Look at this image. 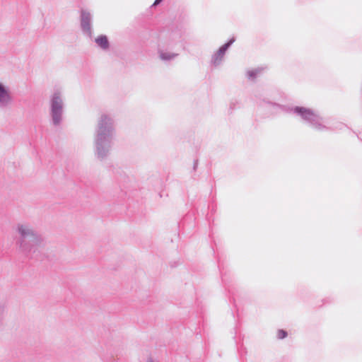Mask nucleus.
I'll return each mask as SVG.
<instances>
[{"label":"nucleus","mask_w":362,"mask_h":362,"mask_svg":"<svg viewBox=\"0 0 362 362\" xmlns=\"http://www.w3.org/2000/svg\"><path fill=\"white\" fill-rule=\"evenodd\" d=\"M280 110H281V111H287L288 110H286L284 108H281Z\"/></svg>","instance_id":"17"},{"label":"nucleus","mask_w":362,"mask_h":362,"mask_svg":"<svg viewBox=\"0 0 362 362\" xmlns=\"http://www.w3.org/2000/svg\"><path fill=\"white\" fill-rule=\"evenodd\" d=\"M52 113H62L64 107L63 93L59 89L54 90L50 96Z\"/></svg>","instance_id":"4"},{"label":"nucleus","mask_w":362,"mask_h":362,"mask_svg":"<svg viewBox=\"0 0 362 362\" xmlns=\"http://www.w3.org/2000/svg\"><path fill=\"white\" fill-rule=\"evenodd\" d=\"M291 112L293 113H313V111L310 109L303 107H295L293 109L289 110Z\"/></svg>","instance_id":"11"},{"label":"nucleus","mask_w":362,"mask_h":362,"mask_svg":"<svg viewBox=\"0 0 362 362\" xmlns=\"http://www.w3.org/2000/svg\"><path fill=\"white\" fill-rule=\"evenodd\" d=\"M146 362H158L156 358H153L151 356H149L147 358Z\"/></svg>","instance_id":"14"},{"label":"nucleus","mask_w":362,"mask_h":362,"mask_svg":"<svg viewBox=\"0 0 362 362\" xmlns=\"http://www.w3.org/2000/svg\"><path fill=\"white\" fill-rule=\"evenodd\" d=\"M235 42V38L230 39L228 42L222 45L211 57V64L215 67L219 66L224 60V56L227 49Z\"/></svg>","instance_id":"5"},{"label":"nucleus","mask_w":362,"mask_h":362,"mask_svg":"<svg viewBox=\"0 0 362 362\" xmlns=\"http://www.w3.org/2000/svg\"><path fill=\"white\" fill-rule=\"evenodd\" d=\"M160 1V3L163 1V0H159Z\"/></svg>","instance_id":"18"},{"label":"nucleus","mask_w":362,"mask_h":362,"mask_svg":"<svg viewBox=\"0 0 362 362\" xmlns=\"http://www.w3.org/2000/svg\"><path fill=\"white\" fill-rule=\"evenodd\" d=\"M18 238L16 246L22 252H35L41 245V235L27 222H20L15 227Z\"/></svg>","instance_id":"1"},{"label":"nucleus","mask_w":362,"mask_h":362,"mask_svg":"<svg viewBox=\"0 0 362 362\" xmlns=\"http://www.w3.org/2000/svg\"><path fill=\"white\" fill-rule=\"evenodd\" d=\"M177 56H178V54H176V53L160 51V59L163 60V61L168 62V61L173 60Z\"/></svg>","instance_id":"10"},{"label":"nucleus","mask_w":362,"mask_h":362,"mask_svg":"<svg viewBox=\"0 0 362 362\" xmlns=\"http://www.w3.org/2000/svg\"><path fill=\"white\" fill-rule=\"evenodd\" d=\"M62 120V115H52V123L54 125H58Z\"/></svg>","instance_id":"12"},{"label":"nucleus","mask_w":362,"mask_h":362,"mask_svg":"<svg viewBox=\"0 0 362 362\" xmlns=\"http://www.w3.org/2000/svg\"><path fill=\"white\" fill-rule=\"evenodd\" d=\"M13 102V96L10 88L0 82V107H6Z\"/></svg>","instance_id":"7"},{"label":"nucleus","mask_w":362,"mask_h":362,"mask_svg":"<svg viewBox=\"0 0 362 362\" xmlns=\"http://www.w3.org/2000/svg\"><path fill=\"white\" fill-rule=\"evenodd\" d=\"M157 5H158V0H155L152 6H156Z\"/></svg>","instance_id":"16"},{"label":"nucleus","mask_w":362,"mask_h":362,"mask_svg":"<svg viewBox=\"0 0 362 362\" xmlns=\"http://www.w3.org/2000/svg\"><path fill=\"white\" fill-rule=\"evenodd\" d=\"M299 120L318 130L325 129L327 122L320 115H297Z\"/></svg>","instance_id":"3"},{"label":"nucleus","mask_w":362,"mask_h":362,"mask_svg":"<svg viewBox=\"0 0 362 362\" xmlns=\"http://www.w3.org/2000/svg\"><path fill=\"white\" fill-rule=\"evenodd\" d=\"M287 335H288V333H287L286 331H285L284 329H279L278 330V332H277V337H278V339H283L285 337H286Z\"/></svg>","instance_id":"13"},{"label":"nucleus","mask_w":362,"mask_h":362,"mask_svg":"<svg viewBox=\"0 0 362 362\" xmlns=\"http://www.w3.org/2000/svg\"><path fill=\"white\" fill-rule=\"evenodd\" d=\"M92 15L90 12L82 10L81 12V26L83 32L89 37H92Z\"/></svg>","instance_id":"6"},{"label":"nucleus","mask_w":362,"mask_h":362,"mask_svg":"<svg viewBox=\"0 0 362 362\" xmlns=\"http://www.w3.org/2000/svg\"><path fill=\"white\" fill-rule=\"evenodd\" d=\"M264 71L263 67H257L247 71L246 76L250 81H255Z\"/></svg>","instance_id":"9"},{"label":"nucleus","mask_w":362,"mask_h":362,"mask_svg":"<svg viewBox=\"0 0 362 362\" xmlns=\"http://www.w3.org/2000/svg\"><path fill=\"white\" fill-rule=\"evenodd\" d=\"M197 165H198V160H194V165H193V170H196V169L197 168Z\"/></svg>","instance_id":"15"},{"label":"nucleus","mask_w":362,"mask_h":362,"mask_svg":"<svg viewBox=\"0 0 362 362\" xmlns=\"http://www.w3.org/2000/svg\"><path fill=\"white\" fill-rule=\"evenodd\" d=\"M112 128L110 125L100 124L95 137V154L99 158H104L111 148Z\"/></svg>","instance_id":"2"},{"label":"nucleus","mask_w":362,"mask_h":362,"mask_svg":"<svg viewBox=\"0 0 362 362\" xmlns=\"http://www.w3.org/2000/svg\"><path fill=\"white\" fill-rule=\"evenodd\" d=\"M97 45L103 50H107L110 47V43L107 37L104 35H99L95 40Z\"/></svg>","instance_id":"8"}]
</instances>
